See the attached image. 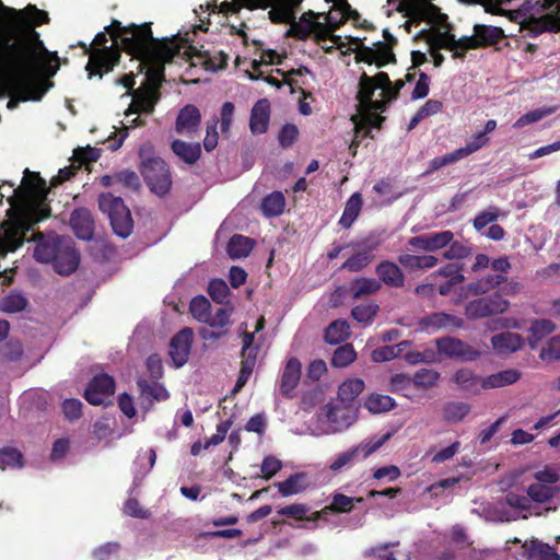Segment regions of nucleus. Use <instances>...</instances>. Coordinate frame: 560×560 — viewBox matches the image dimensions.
Wrapping results in <instances>:
<instances>
[{
    "mask_svg": "<svg viewBox=\"0 0 560 560\" xmlns=\"http://www.w3.org/2000/svg\"><path fill=\"white\" fill-rule=\"evenodd\" d=\"M48 22V13L34 4L16 10L0 0V94L37 102L52 86L48 78L59 70V57L35 30Z\"/></svg>",
    "mask_w": 560,
    "mask_h": 560,
    "instance_id": "obj_1",
    "label": "nucleus"
},
{
    "mask_svg": "<svg viewBox=\"0 0 560 560\" xmlns=\"http://www.w3.org/2000/svg\"><path fill=\"white\" fill-rule=\"evenodd\" d=\"M25 176L23 185L14 190V202H11L16 213L1 225L3 233L0 238V248L2 254L7 255L9 252L16 250L24 242H35V259L40 262H50L60 250L61 243L68 237L43 232H35L31 238L27 237V233L37 223L50 217L51 209L47 202L49 188L46 180L39 176V173H31L28 170L25 171Z\"/></svg>",
    "mask_w": 560,
    "mask_h": 560,
    "instance_id": "obj_2",
    "label": "nucleus"
},
{
    "mask_svg": "<svg viewBox=\"0 0 560 560\" xmlns=\"http://www.w3.org/2000/svg\"><path fill=\"white\" fill-rule=\"evenodd\" d=\"M151 25V22L122 25L120 21L114 19L106 26V32L112 40L119 44L120 52L125 51L139 61L172 45L173 40L153 37Z\"/></svg>",
    "mask_w": 560,
    "mask_h": 560,
    "instance_id": "obj_3",
    "label": "nucleus"
},
{
    "mask_svg": "<svg viewBox=\"0 0 560 560\" xmlns=\"http://www.w3.org/2000/svg\"><path fill=\"white\" fill-rule=\"evenodd\" d=\"M405 80L392 82L386 72H378L370 77L365 72L360 77L357 98L363 105H369L375 110L385 112L388 104L397 100Z\"/></svg>",
    "mask_w": 560,
    "mask_h": 560,
    "instance_id": "obj_4",
    "label": "nucleus"
},
{
    "mask_svg": "<svg viewBox=\"0 0 560 560\" xmlns=\"http://www.w3.org/2000/svg\"><path fill=\"white\" fill-rule=\"evenodd\" d=\"M139 156L140 173L150 190L159 197L168 195L173 180L167 163L153 154L150 144L141 145Z\"/></svg>",
    "mask_w": 560,
    "mask_h": 560,
    "instance_id": "obj_5",
    "label": "nucleus"
},
{
    "mask_svg": "<svg viewBox=\"0 0 560 560\" xmlns=\"http://www.w3.org/2000/svg\"><path fill=\"white\" fill-rule=\"evenodd\" d=\"M108 36L105 28L104 32L97 33L92 42L93 50L85 67L89 78L93 75L102 78L104 74L112 72L120 62L119 44L113 40L110 46H106Z\"/></svg>",
    "mask_w": 560,
    "mask_h": 560,
    "instance_id": "obj_6",
    "label": "nucleus"
},
{
    "mask_svg": "<svg viewBox=\"0 0 560 560\" xmlns=\"http://www.w3.org/2000/svg\"><path fill=\"white\" fill-rule=\"evenodd\" d=\"M179 54V46L172 42V45L139 60L140 71L145 70V82L141 88L154 90L160 93L164 82L165 63L172 62L174 57Z\"/></svg>",
    "mask_w": 560,
    "mask_h": 560,
    "instance_id": "obj_7",
    "label": "nucleus"
},
{
    "mask_svg": "<svg viewBox=\"0 0 560 560\" xmlns=\"http://www.w3.org/2000/svg\"><path fill=\"white\" fill-rule=\"evenodd\" d=\"M97 201L98 209L108 217L114 233L127 238L133 231V220L122 198L112 192H102Z\"/></svg>",
    "mask_w": 560,
    "mask_h": 560,
    "instance_id": "obj_8",
    "label": "nucleus"
},
{
    "mask_svg": "<svg viewBox=\"0 0 560 560\" xmlns=\"http://www.w3.org/2000/svg\"><path fill=\"white\" fill-rule=\"evenodd\" d=\"M399 11L417 25L421 22H427L432 25H446L450 27L447 24V15L442 13L440 8L429 0H412L408 3H401Z\"/></svg>",
    "mask_w": 560,
    "mask_h": 560,
    "instance_id": "obj_9",
    "label": "nucleus"
},
{
    "mask_svg": "<svg viewBox=\"0 0 560 560\" xmlns=\"http://www.w3.org/2000/svg\"><path fill=\"white\" fill-rule=\"evenodd\" d=\"M552 0H545L544 8L548 10L547 13L540 16H529L521 23V31L525 32L528 37H536L542 33L560 32V4L553 9Z\"/></svg>",
    "mask_w": 560,
    "mask_h": 560,
    "instance_id": "obj_10",
    "label": "nucleus"
},
{
    "mask_svg": "<svg viewBox=\"0 0 560 560\" xmlns=\"http://www.w3.org/2000/svg\"><path fill=\"white\" fill-rule=\"evenodd\" d=\"M382 245V240L376 234H369L360 242L353 244L355 252L342 265L341 269L350 272H359L368 267L375 258L374 252Z\"/></svg>",
    "mask_w": 560,
    "mask_h": 560,
    "instance_id": "obj_11",
    "label": "nucleus"
},
{
    "mask_svg": "<svg viewBox=\"0 0 560 560\" xmlns=\"http://www.w3.org/2000/svg\"><path fill=\"white\" fill-rule=\"evenodd\" d=\"M389 438L390 433H386L376 441L362 442L361 444L336 455L335 459L329 465V469L334 472H338L343 468L351 467L357 462L365 459L377 451Z\"/></svg>",
    "mask_w": 560,
    "mask_h": 560,
    "instance_id": "obj_12",
    "label": "nucleus"
},
{
    "mask_svg": "<svg viewBox=\"0 0 560 560\" xmlns=\"http://www.w3.org/2000/svg\"><path fill=\"white\" fill-rule=\"evenodd\" d=\"M510 302L500 293L495 292L469 301L465 307V315L469 319H480L493 315L503 314L508 311Z\"/></svg>",
    "mask_w": 560,
    "mask_h": 560,
    "instance_id": "obj_13",
    "label": "nucleus"
},
{
    "mask_svg": "<svg viewBox=\"0 0 560 560\" xmlns=\"http://www.w3.org/2000/svg\"><path fill=\"white\" fill-rule=\"evenodd\" d=\"M436 350L446 358L463 362H472L481 357V351L455 337L435 339Z\"/></svg>",
    "mask_w": 560,
    "mask_h": 560,
    "instance_id": "obj_14",
    "label": "nucleus"
},
{
    "mask_svg": "<svg viewBox=\"0 0 560 560\" xmlns=\"http://www.w3.org/2000/svg\"><path fill=\"white\" fill-rule=\"evenodd\" d=\"M116 383L113 376L101 373L95 375L84 390V398L94 406H101L114 395Z\"/></svg>",
    "mask_w": 560,
    "mask_h": 560,
    "instance_id": "obj_15",
    "label": "nucleus"
},
{
    "mask_svg": "<svg viewBox=\"0 0 560 560\" xmlns=\"http://www.w3.org/2000/svg\"><path fill=\"white\" fill-rule=\"evenodd\" d=\"M80 253L74 246L71 238L61 243V248L50 262L55 271L60 276H69L73 273L80 264Z\"/></svg>",
    "mask_w": 560,
    "mask_h": 560,
    "instance_id": "obj_16",
    "label": "nucleus"
},
{
    "mask_svg": "<svg viewBox=\"0 0 560 560\" xmlns=\"http://www.w3.org/2000/svg\"><path fill=\"white\" fill-rule=\"evenodd\" d=\"M454 238L452 231L431 232L408 240V246L423 252H435L446 247Z\"/></svg>",
    "mask_w": 560,
    "mask_h": 560,
    "instance_id": "obj_17",
    "label": "nucleus"
},
{
    "mask_svg": "<svg viewBox=\"0 0 560 560\" xmlns=\"http://www.w3.org/2000/svg\"><path fill=\"white\" fill-rule=\"evenodd\" d=\"M192 338V329L185 327L171 339L168 353L176 368L183 366L188 361Z\"/></svg>",
    "mask_w": 560,
    "mask_h": 560,
    "instance_id": "obj_18",
    "label": "nucleus"
},
{
    "mask_svg": "<svg viewBox=\"0 0 560 560\" xmlns=\"http://www.w3.org/2000/svg\"><path fill=\"white\" fill-rule=\"evenodd\" d=\"M70 226L74 235L83 241H91L94 236L95 222L91 211L86 208H77L70 214Z\"/></svg>",
    "mask_w": 560,
    "mask_h": 560,
    "instance_id": "obj_19",
    "label": "nucleus"
},
{
    "mask_svg": "<svg viewBox=\"0 0 560 560\" xmlns=\"http://www.w3.org/2000/svg\"><path fill=\"white\" fill-rule=\"evenodd\" d=\"M159 100L160 93L140 86L132 91V102L125 115L128 117L132 114H152Z\"/></svg>",
    "mask_w": 560,
    "mask_h": 560,
    "instance_id": "obj_20",
    "label": "nucleus"
},
{
    "mask_svg": "<svg viewBox=\"0 0 560 560\" xmlns=\"http://www.w3.org/2000/svg\"><path fill=\"white\" fill-rule=\"evenodd\" d=\"M419 326L425 331H436L448 328L458 329L464 326V320L452 314L434 312L420 318Z\"/></svg>",
    "mask_w": 560,
    "mask_h": 560,
    "instance_id": "obj_21",
    "label": "nucleus"
},
{
    "mask_svg": "<svg viewBox=\"0 0 560 560\" xmlns=\"http://www.w3.org/2000/svg\"><path fill=\"white\" fill-rule=\"evenodd\" d=\"M377 281L388 288L399 289L405 285V275L399 266L388 259L380 261L375 267Z\"/></svg>",
    "mask_w": 560,
    "mask_h": 560,
    "instance_id": "obj_22",
    "label": "nucleus"
},
{
    "mask_svg": "<svg viewBox=\"0 0 560 560\" xmlns=\"http://www.w3.org/2000/svg\"><path fill=\"white\" fill-rule=\"evenodd\" d=\"M301 370L302 365L299 359L290 358L287 361V364L281 374L280 381V393L282 396L287 398H292L294 396V389L300 383L301 380Z\"/></svg>",
    "mask_w": 560,
    "mask_h": 560,
    "instance_id": "obj_23",
    "label": "nucleus"
},
{
    "mask_svg": "<svg viewBox=\"0 0 560 560\" xmlns=\"http://www.w3.org/2000/svg\"><path fill=\"white\" fill-rule=\"evenodd\" d=\"M201 122V114L197 106L195 105H186L184 106L177 117L175 122V130L177 133H192L198 130Z\"/></svg>",
    "mask_w": 560,
    "mask_h": 560,
    "instance_id": "obj_24",
    "label": "nucleus"
},
{
    "mask_svg": "<svg viewBox=\"0 0 560 560\" xmlns=\"http://www.w3.org/2000/svg\"><path fill=\"white\" fill-rule=\"evenodd\" d=\"M270 120V103L267 98L258 100L250 112L249 128L252 133L261 135L268 130Z\"/></svg>",
    "mask_w": 560,
    "mask_h": 560,
    "instance_id": "obj_25",
    "label": "nucleus"
},
{
    "mask_svg": "<svg viewBox=\"0 0 560 560\" xmlns=\"http://www.w3.org/2000/svg\"><path fill=\"white\" fill-rule=\"evenodd\" d=\"M493 350L499 354H509L523 347V339L515 332H500L491 337Z\"/></svg>",
    "mask_w": 560,
    "mask_h": 560,
    "instance_id": "obj_26",
    "label": "nucleus"
},
{
    "mask_svg": "<svg viewBox=\"0 0 560 560\" xmlns=\"http://www.w3.org/2000/svg\"><path fill=\"white\" fill-rule=\"evenodd\" d=\"M173 153L186 164H196L201 158V145L199 142H186L180 139H175L171 143Z\"/></svg>",
    "mask_w": 560,
    "mask_h": 560,
    "instance_id": "obj_27",
    "label": "nucleus"
},
{
    "mask_svg": "<svg viewBox=\"0 0 560 560\" xmlns=\"http://www.w3.org/2000/svg\"><path fill=\"white\" fill-rule=\"evenodd\" d=\"M474 32L477 43L479 44V48L497 45L505 37L501 27L492 25L475 24Z\"/></svg>",
    "mask_w": 560,
    "mask_h": 560,
    "instance_id": "obj_28",
    "label": "nucleus"
},
{
    "mask_svg": "<svg viewBox=\"0 0 560 560\" xmlns=\"http://www.w3.org/2000/svg\"><path fill=\"white\" fill-rule=\"evenodd\" d=\"M382 284L374 278L360 277L351 281L349 291L354 300L377 293Z\"/></svg>",
    "mask_w": 560,
    "mask_h": 560,
    "instance_id": "obj_29",
    "label": "nucleus"
},
{
    "mask_svg": "<svg viewBox=\"0 0 560 560\" xmlns=\"http://www.w3.org/2000/svg\"><path fill=\"white\" fill-rule=\"evenodd\" d=\"M521 378V372L515 369H508L491 374L482 380V388H498L516 383Z\"/></svg>",
    "mask_w": 560,
    "mask_h": 560,
    "instance_id": "obj_30",
    "label": "nucleus"
},
{
    "mask_svg": "<svg viewBox=\"0 0 560 560\" xmlns=\"http://www.w3.org/2000/svg\"><path fill=\"white\" fill-rule=\"evenodd\" d=\"M255 242L247 236L235 234L233 235L226 246L228 255L232 259H240L247 257L253 250Z\"/></svg>",
    "mask_w": 560,
    "mask_h": 560,
    "instance_id": "obj_31",
    "label": "nucleus"
},
{
    "mask_svg": "<svg viewBox=\"0 0 560 560\" xmlns=\"http://www.w3.org/2000/svg\"><path fill=\"white\" fill-rule=\"evenodd\" d=\"M306 16H317L313 11L305 12L301 15L299 22L292 23L287 32V36L294 37L299 40H306L313 33L314 28H322L320 22H310L304 24Z\"/></svg>",
    "mask_w": 560,
    "mask_h": 560,
    "instance_id": "obj_32",
    "label": "nucleus"
},
{
    "mask_svg": "<svg viewBox=\"0 0 560 560\" xmlns=\"http://www.w3.org/2000/svg\"><path fill=\"white\" fill-rule=\"evenodd\" d=\"M363 200L360 192H354L347 200L343 213L339 220V225L343 229H350L359 217L362 209Z\"/></svg>",
    "mask_w": 560,
    "mask_h": 560,
    "instance_id": "obj_33",
    "label": "nucleus"
},
{
    "mask_svg": "<svg viewBox=\"0 0 560 560\" xmlns=\"http://www.w3.org/2000/svg\"><path fill=\"white\" fill-rule=\"evenodd\" d=\"M365 384L361 378H348L338 388V398L345 405H351L364 390Z\"/></svg>",
    "mask_w": 560,
    "mask_h": 560,
    "instance_id": "obj_34",
    "label": "nucleus"
},
{
    "mask_svg": "<svg viewBox=\"0 0 560 560\" xmlns=\"http://www.w3.org/2000/svg\"><path fill=\"white\" fill-rule=\"evenodd\" d=\"M454 382L466 392L478 393L482 388V380L470 369H459L453 377Z\"/></svg>",
    "mask_w": 560,
    "mask_h": 560,
    "instance_id": "obj_35",
    "label": "nucleus"
},
{
    "mask_svg": "<svg viewBox=\"0 0 560 560\" xmlns=\"http://www.w3.org/2000/svg\"><path fill=\"white\" fill-rule=\"evenodd\" d=\"M285 207V198L281 191H273L261 200V211L267 218L279 217L283 213Z\"/></svg>",
    "mask_w": 560,
    "mask_h": 560,
    "instance_id": "obj_36",
    "label": "nucleus"
},
{
    "mask_svg": "<svg viewBox=\"0 0 560 560\" xmlns=\"http://www.w3.org/2000/svg\"><path fill=\"white\" fill-rule=\"evenodd\" d=\"M560 492L558 486H547L540 483H532L527 488V494L530 501L537 503H548Z\"/></svg>",
    "mask_w": 560,
    "mask_h": 560,
    "instance_id": "obj_37",
    "label": "nucleus"
},
{
    "mask_svg": "<svg viewBox=\"0 0 560 560\" xmlns=\"http://www.w3.org/2000/svg\"><path fill=\"white\" fill-rule=\"evenodd\" d=\"M350 327L346 320L337 319L328 325L325 329V341L330 345H338L345 341L349 335Z\"/></svg>",
    "mask_w": 560,
    "mask_h": 560,
    "instance_id": "obj_38",
    "label": "nucleus"
},
{
    "mask_svg": "<svg viewBox=\"0 0 560 560\" xmlns=\"http://www.w3.org/2000/svg\"><path fill=\"white\" fill-rule=\"evenodd\" d=\"M305 475L302 472L293 474L284 481L278 482L275 486L278 488L282 497H291L301 493L306 485L304 483Z\"/></svg>",
    "mask_w": 560,
    "mask_h": 560,
    "instance_id": "obj_39",
    "label": "nucleus"
},
{
    "mask_svg": "<svg viewBox=\"0 0 560 560\" xmlns=\"http://www.w3.org/2000/svg\"><path fill=\"white\" fill-rule=\"evenodd\" d=\"M137 385L141 392V395L152 398L156 401H164L170 398L167 389L158 382H150L148 380H138Z\"/></svg>",
    "mask_w": 560,
    "mask_h": 560,
    "instance_id": "obj_40",
    "label": "nucleus"
},
{
    "mask_svg": "<svg viewBox=\"0 0 560 560\" xmlns=\"http://www.w3.org/2000/svg\"><path fill=\"white\" fill-rule=\"evenodd\" d=\"M372 413H382L393 410L396 407L394 398L388 395L371 394L364 404Z\"/></svg>",
    "mask_w": 560,
    "mask_h": 560,
    "instance_id": "obj_41",
    "label": "nucleus"
},
{
    "mask_svg": "<svg viewBox=\"0 0 560 560\" xmlns=\"http://www.w3.org/2000/svg\"><path fill=\"white\" fill-rule=\"evenodd\" d=\"M471 410L469 404L464 401H448L443 407V417L447 422L462 421Z\"/></svg>",
    "mask_w": 560,
    "mask_h": 560,
    "instance_id": "obj_42",
    "label": "nucleus"
},
{
    "mask_svg": "<svg viewBox=\"0 0 560 560\" xmlns=\"http://www.w3.org/2000/svg\"><path fill=\"white\" fill-rule=\"evenodd\" d=\"M354 502H363V498H352L343 493H335L331 499V503L326 505V510H330L331 513H350L354 508Z\"/></svg>",
    "mask_w": 560,
    "mask_h": 560,
    "instance_id": "obj_43",
    "label": "nucleus"
},
{
    "mask_svg": "<svg viewBox=\"0 0 560 560\" xmlns=\"http://www.w3.org/2000/svg\"><path fill=\"white\" fill-rule=\"evenodd\" d=\"M380 311L378 304L370 302L360 304L351 310L352 317L360 324L370 325Z\"/></svg>",
    "mask_w": 560,
    "mask_h": 560,
    "instance_id": "obj_44",
    "label": "nucleus"
},
{
    "mask_svg": "<svg viewBox=\"0 0 560 560\" xmlns=\"http://www.w3.org/2000/svg\"><path fill=\"white\" fill-rule=\"evenodd\" d=\"M357 359V352L351 343L338 347L331 358V365L346 368Z\"/></svg>",
    "mask_w": 560,
    "mask_h": 560,
    "instance_id": "obj_45",
    "label": "nucleus"
},
{
    "mask_svg": "<svg viewBox=\"0 0 560 560\" xmlns=\"http://www.w3.org/2000/svg\"><path fill=\"white\" fill-rule=\"evenodd\" d=\"M27 305V299L21 293H10L1 299L0 311L8 314L22 312Z\"/></svg>",
    "mask_w": 560,
    "mask_h": 560,
    "instance_id": "obj_46",
    "label": "nucleus"
},
{
    "mask_svg": "<svg viewBox=\"0 0 560 560\" xmlns=\"http://www.w3.org/2000/svg\"><path fill=\"white\" fill-rule=\"evenodd\" d=\"M211 304L203 295L195 296L189 304V311L194 318L200 323L209 320Z\"/></svg>",
    "mask_w": 560,
    "mask_h": 560,
    "instance_id": "obj_47",
    "label": "nucleus"
},
{
    "mask_svg": "<svg viewBox=\"0 0 560 560\" xmlns=\"http://www.w3.org/2000/svg\"><path fill=\"white\" fill-rule=\"evenodd\" d=\"M407 342H400L395 346H383L374 349L371 353V358L373 362L381 363L390 361L397 358L402 351V347H405Z\"/></svg>",
    "mask_w": 560,
    "mask_h": 560,
    "instance_id": "obj_48",
    "label": "nucleus"
},
{
    "mask_svg": "<svg viewBox=\"0 0 560 560\" xmlns=\"http://www.w3.org/2000/svg\"><path fill=\"white\" fill-rule=\"evenodd\" d=\"M23 466V455L13 447H4L0 450V469L20 468Z\"/></svg>",
    "mask_w": 560,
    "mask_h": 560,
    "instance_id": "obj_49",
    "label": "nucleus"
},
{
    "mask_svg": "<svg viewBox=\"0 0 560 560\" xmlns=\"http://www.w3.org/2000/svg\"><path fill=\"white\" fill-rule=\"evenodd\" d=\"M528 560H560V556L548 544L533 542L528 550Z\"/></svg>",
    "mask_w": 560,
    "mask_h": 560,
    "instance_id": "obj_50",
    "label": "nucleus"
},
{
    "mask_svg": "<svg viewBox=\"0 0 560 560\" xmlns=\"http://www.w3.org/2000/svg\"><path fill=\"white\" fill-rule=\"evenodd\" d=\"M440 378V373L432 369H421L417 371L411 378L416 387H433Z\"/></svg>",
    "mask_w": 560,
    "mask_h": 560,
    "instance_id": "obj_51",
    "label": "nucleus"
},
{
    "mask_svg": "<svg viewBox=\"0 0 560 560\" xmlns=\"http://www.w3.org/2000/svg\"><path fill=\"white\" fill-rule=\"evenodd\" d=\"M208 294L215 303L223 304L228 300L230 289L223 279H212L208 284Z\"/></svg>",
    "mask_w": 560,
    "mask_h": 560,
    "instance_id": "obj_52",
    "label": "nucleus"
},
{
    "mask_svg": "<svg viewBox=\"0 0 560 560\" xmlns=\"http://www.w3.org/2000/svg\"><path fill=\"white\" fill-rule=\"evenodd\" d=\"M311 511V508L303 503H293L281 508L277 511V513L281 516H285L289 518H293L296 521H308L307 513Z\"/></svg>",
    "mask_w": 560,
    "mask_h": 560,
    "instance_id": "obj_53",
    "label": "nucleus"
},
{
    "mask_svg": "<svg viewBox=\"0 0 560 560\" xmlns=\"http://www.w3.org/2000/svg\"><path fill=\"white\" fill-rule=\"evenodd\" d=\"M360 107L364 109V113L361 115V118L358 119L362 124H366V126L372 129H381L382 124L385 120V117L381 115V110H375L374 108H371L369 105H363L361 102H359Z\"/></svg>",
    "mask_w": 560,
    "mask_h": 560,
    "instance_id": "obj_54",
    "label": "nucleus"
},
{
    "mask_svg": "<svg viewBox=\"0 0 560 560\" xmlns=\"http://www.w3.org/2000/svg\"><path fill=\"white\" fill-rule=\"evenodd\" d=\"M506 280L502 275H490L477 283L470 284V290L477 294L486 293L490 289L497 288Z\"/></svg>",
    "mask_w": 560,
    "mask_h": 560,
    "instance_id": "obj_55",
    "label": "nucleus"
},
{
    "mask_svg": "<svg viewBox=\"0 0 560 560\" xmlns=\"http://www.w3.org/2000/svg\"><path fill=\"white\" fill-rule=\"evenodd\" d=\"M116 182L120 184L122 187L138 191L141 187L139 176L135 171L131 170H122L116 173Z\"/></svg>",
    "mask_w": 560,
    "mask_h": 560,
    "instance_id": "obj_56",
    "label": "nucleus"
},
{
    "mask_svg": "<svg viewBox=\"0 0 560 560\" xmlns=\"http://www.w3.org/2000/svg\"><path fill=\"white\" fill-rule=\"evenodd\" d=\"M231 311L220 307L213 315H209V320L206 322L211 328L228 329L231 326Z\"/></svg>",
    "mask_w": 560,
    "mask_h": 560,
    "instance_id": "obj_57",
    "label": "nucleus"
},
{
    "mask_svg": "<svg viewBox=\"0 0 560 560\" xmlns=\"http://www.w3.org/2000/svg\"><path fill=\"white\" fill-rule=\"evenodd\" d=\"M448 245V248L443 253L444 259H464L471 255V247L465 245L462 242L452 241Z\"/></svg>",
    "mask_w": 560,
    "mask_h": 560,
    "instance_id": "obj_58",
    "label": "nucleus"
},
{
    "mask_svg": "<svg viewBox=\"0 0 560 560\" xmlns=\"http://www.w3.org/2000/svg\"><path fill=\"white\" fill-rule=\"evenodd\" d=\"M499 218V208L490 206L487 210L481 211L472 221V225L477 231H481L488 224L495 222Z\"/></svg>",
    "mask_w": 560,
    "mask_h": 560,
    "instance_id": "obj_59",
    "label": "nucleus"
},
{
    "mask_svg": "<svg viewBox=\"0 0 560 560\" xmlns=\"http://www.w3.org/2000/svg\"><path fill=\"white\" fill-rule=\"evenodd\" d=\"M299 129L294 124H285L278 133V141L281 148L287 149L298 140Z\"/></svg>",
    "mask_w": 560,
    "mask_h": 560,
    "instance_id": "obj_60",
    "label": "nucleus"
},
{
    "mask_svg": "<svg viewBox=\"0 0 560 560\" xmlns=\"http://www.w3.org/2000/svg\"><path fill=\"white\" fill-rule=\"evenodd\" d=\"M0 353L7 361L16 362L23 355V346L20 341L10 340L1 347Z\"/></svg>",
    "mask_w": 560,
    "mask_h": 560,
    "instance_id": "obj_61",
    "label": "nucleus"
},
{
    "mask_svg": "<svg viewBox=\"0 0 560 560\" xmlns=\"http://www.w3.org/2000/svg\"><path fill=\"white\" fill-rule=\"evenodd\" d=\"M556 330V325L550 319H536L530 326V334L536 340H540Z\"/></svg>",
    "mask_w": 560,
    "mask_h": 560,
    "instance_id": "obj_62",
    "label": "nucleus"
},
{
    "mask_svg": "<svg viewBox=\"0 0 560 560\" xmlns=\"http://www.w3.org/2000/svg\"><path fill=\"white\" fill-rule=\"evenodd\" d=\"M505 503L520 511H529L532 508L530 498L522 493L510 491L505 495Z\"/></svg>",
    "mask_w": 560,
    "mask_h": 560,
    "instance_id": "obj_63",
    "label": "nucleus"
},
{
    "mask_svg": "<svg viewBox=\"0 0 560 560\" xmlns=\"http://www.w3.org/2000/svg\"><path fill=\"white\" fill-rule=\"evenodd\" d=\"M120 549L118 542H106L93 550L92 557L94 560H110Z\"/></svg>",
    "mask_w": 560,
    "mask_h": 560,
    "instance_id": "obj_64",
    "label": "nucleus"
}]
</instances>
